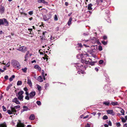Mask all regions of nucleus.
I'll use <instances>...</instances> for the list:
<instances>
[{"label":"nucleus","mask_w":127,"mask_h":127,"mask_svg":"<svg viewBox=\"0 0 127 127\" xmlns=\"http://www.w3.org/2000/svg\"><path fill=\"white\" fill-rule=\"evenodd\" d=\"M11 64L13 67L17 69H19L21 67L19 63L16 60H12L11 61Z\"/></svg>","instance_id":"f257e3e1"},{"label":"nucleus","mask_w":127,"mask_h":127,"mask_svg":"<svg viewBox=\"0 0 127 127\" xmlns=\"http://www.w3.org/2000/svg\"><path fill=\"white\" fill-rule=\"evenodd\" d=\"M4 25L5 26H7L9 25V22L6 19L4 18L0 19V26Z\"/></svg>","instance_id":"f03ea898"},{"label":"nucleus","mask_w":127,"mask_h":127,"mask_svg":"<svg viewBox=\"0 0 127 127\" xmlns=\"http://www.w3.org/2000/svg\"><path fill=\"white\" fill-rule=\"evenodd\" d=\"M18 50L22 52L25 53L27 51V48L25 46H22L19 48Z\"/></svg>","instance_id":"7ed1b4c3"},{"label":"nucleus","mask_w":127,"mask_h":127,"mask_svg":"<svg viewBox=\"0 0 127 127\" xmlns=\"http://www.w3.org/2000/svg\"><path fill=\"white\" fill-rule=\"evenodd\" d=\"M36 92L35 91H32L29 94L30 98H32L33 97L36 95Z\"/></svg>","instance_id":"20e7f679"},{"label":"nucleus","mask_w":127,"mask_h":127,"mask_svg":"<svg viewBox=\"0 0 127 127\" xmlns=\"http://www.w3.org/2000/svg\"><path fill=\"white\" fill-rule=\"evenodd\" d=\"M18 99L16 97H15L12 100V102H15L17 104H19L20 102L19 101Z\"/></svg>","instance_id":"39448f33"},{"label":"nucleus","mask_w":127,"mask_h":127,"mask_svg":"<svg viewBox=\"0 0 127 127\" xmlns=\"http://www.w3.org/2000/svg\"><path fill=\"white\" fill-rule=\"evenodd\" d=\"M5 10V8L4 7L1 5L0 6V13L1 14L3 13H4Z\"/></svg>","instance_id":"423d86ee"},{"label":"nucleus","mask_w":127,"mask_h":127,"mask_svg":"<svg viewBox=\"0 0 127 127\" xmlns=\"http://www.w3.org/2000/svg\"><path fill=\"white\" fill-rule=\"evenodd\" d=\"M23 109L21 110V112H23L25 111H26L28 110H29L30 109L29 108L26 106H24L23 107Z\"/></svg>","instance_id":"0eeeda50"},{"label":"nucleus","mask_w":127,"mask_h":127,"mask_svg":"<svg viewBox=\"0 0 127 127\" xmlns=\"http://www.w3.org/2000/svg\"><path fill=\"white\" fill-rule=\"evenodd\" d=\"M37 2L39 3H42L46 5L48 4V2L45 1L44 0H38Z\"/></svg>","instance_id":"6e6552de"},{"label":"nucleus","mask_w":127,"mask_h":127,"mask_svg":"<svg viewBox=\"0 0 127 127\" xmlns=\"http://www.w3.org/2000/svg\"><path fill=\"white\" fill-rule=\"evenodd\" d=\"M107 112L108 114H112V115H114L115 114L114 113L112 110H108Z\"/></svg>","instance_id":"1a4fd4ad"},{"label":"nucleus","mask_w":127,"mask_h":127,"mask_svg":"<svg viewBox=\"0 0 127 127\" xmlns=\"http://www.w3.org/2000/svg\"><path fill=\"white\" fill-rule=\"evenodd\" d=\"M11 108L12 114H14V115H15L17 112L16 110L14 107H11Z\"/></svg>","instance_id":"9d476101"},{"label":"nucleus","mask_w":127,"mask_h":127,"mask_svg":"<svg viewBox=\"0 0 127 127\" xmlns=\"http://www.w3.org/2000/svg\"><path fill=\"white\" fill-rule=\"evenodd\" d=\"M24 92L23 91H19L17 94H16V96H17L18 95V96H23V94Z\"/></svg>","instance_id":"9b49d317"},{"label":"nucleus","mask_w":127,"mask_h":127,"mask_svg":"<svg viewBox=\"0 0 127 127\" xmlns=\"http://www.w3.org/2000/svg\"><path fill=\"white\" fill-rule=\"evenodd\" d=\"M45 33H47L46 31L43 32L42 35V36H40V37L41 39L43 40L44 37H45Z\"/></svg>","instance_id":"f8f14e48"},{"label":"nucleus","mask_w":127,"mask_h":127,"mask_svg":"<svg viewBox=\"0 0 127 127\" xmlns=\"http://www.w3.org/2000/svg\"><path fill=\"white\" fill-rule=\"evenodd\" d=\"M43 19L45 21H48L49 20V19H50V18H48L47 16L46 15H44L43 16Z\"/></svg>","instance_id":"ddd939ff"},{"label":"nucleus","mask_w":127,"mask_h":127,"mask_svg":"<svg viewBox=\"0 0 127 127\" xmlns=\"http://www.w3.org/2000/svg\"><path fill=\"white\" fill-rule=\"evenodd\" d=\"M34 68L37 69L39 71H41V68L38 65H36L34 66Z\"/></svg>","instance_id":"4468645a"},{"label":"nucleus","mask_w":127,"mask_h":127,"mask_svg":"<svg viewBox=\"0 0 127 127\" xmlns=\"http://www.w3.org/2000/svg\"><path fill=\"white\" fill-rule=\"evenodd\" d=\"M35 119L34 115L33 114H32L29 117V119L31 120H33Z\"/></svg>","instance_id":"2eb2a0df"},{"label":"nucleus","mask_w":127,"mask_h":127,"mask_svg":"<svg viewBox=\"0 0 127 127\" xmlns=\"http://www.w3.org/2000/svg\"><path fill=\"white\" fill-rule=\"evenodd\" d=\"M28 84L29 85L30 87H31L32 86V83L31 82V81L30 80L28 79Z\"/></svg>","instance_id":"dca6fc26"},{"label":"nucleus","mask_w":127,"mask_h":127,"mask_svg":"<svg viewBox=\"0 0 127 127\" xmlns=\"http://www.w3.org/2000/svg\"><path fill=\"white\" fill-rule=\"evenodd\" d=\"M29 53H30L29 51H28L27 52L26 54L25 55V59L24 60V61H26L27 60V58L28 57V55L29 54Z\"/></svg>","instance_id":"f3484780"},{"label":"nucleus","mask_w":127,"mask_h":127,"mask_svg":"<svg viewBox=\"0 0 127 127\" xmlns=\"http://www.w3.org/2000/svg\"><path fill=\"white\" fill-rule=\"evenodd\" d=\"M103 105H105L107 106H109L110 105V102H109L104 101L103 103Z\"/></svg>","instance_id":"a211bd4d"},{"label":"nucleus","mask_w":127,"mask_h":127,"mask_svg":"<svg viewBox=\"0 0 127 127\" xmlns=\"http://www.w3.org/2000/svg\"><path fill=\"white\" fill-rule=\"evenodd\" d=\"M103 0H96V3L97 5H100L103 2Z\"/></svg>","instance_id":"6ab92c4d"},{"label":"nucleus","mask_w":127,"mask_h":127,"mask_svg":"<svg viewBox=\"0 0 127 127\" xmlns=\"http://www.w3.org/2000/svg\"><path fill=\"white\" fill-rule=\"evenodd\" d=\"M93 6V5L91 3H90L88 5V9L89 10H92V7Z\"/></svg>","instance_id":"aec40b11"},{"label":"nucleus","mask_w":127,"mask_h":127,"mask_svg":"<svg viewBox=\"0 0 127 127\" xmlns=\"http://www.w3.org/2000/svg\"><path fill=\"white\" fill-rule=\"evenodd\" d=\"M18 97V99L20 101H23V98L24 97L23 96H17Z\"/></svg>","instance_id":"412c9836"},{"label":"nucleus","mask_w":127,"mask_h":127,"mask_svg":"<svg viewBox=\"0 0 127 127\" xmlns=\"http://www.w3.org/2000/svg\"><path fill=\"white\" fill-rule=\"evenodd\" d=\"M37 80L40 82H42L43 81L42 77L41 76H39L38 77Z\"/></svg>","instance_id":"4be33fe9"},{"label":"nucleus","mask_w":127,"mask_h":127,"mask_svg":"<svg viewBox=\"0 0 127 127\" xmlns=\"http://www.w3.org/2000/svg\"><path fill=\"white\" fill-rule=\"evenodd\" d=\"M72 19V18L71 17L69 18L67 23L68 25L70 26L71 24Z\"/></svg>","instance_id":"5701e85b"},{"label":"nucleus","mask_w":127,"mask_h":127,"mask_svg":"<svg viewBox=\"0 0 127 127\" xmlns=\"http://www.w3.org/2000/svg\"><path fill=\"white\" fill-rule=\"evenodd\" d=\"M0 127H7V126L5 123H3L0 124Z\"/></svg>","instance_id":"b1692460"},{"label":"nucleus","mask_w":127,"mask_h":127,"mask_svg":"<svg viewBox=\"0 0 127 127\" xmlns=\"http://www.w3.org/2000/svg\"><path fill=\"white\" fill-rule=\"evenodd\" d=\"M15 76L14 75H13L9 79V81L11 82L13 80V78H15Z\"/></svg>","instance_id":"393cba45"},{"label":"nucleus","mask_w":127,"mask_h":127,"mask_svg":"<svg viewBox=\"0 0 127 127\" xmlns=\"http://www.w3.org/2000/svg\"><path fill=\"white\" fill-rule=\"evenodd\" d=\"M111 104L113 105L114 106L117 105L118 104V102H111Z\"/></svg>","instance_id":"a878e982"},{"label":"nucleus","mask_w":127,"mask_h":127,"mask_svg":"<svg viewBox=\"0 0 127 127\" xmlns=\"http://www.w3.org/2000/svg\"><path fill=\"white\" fill-rule=\"evenodd\" d=\"M77 73L79 74H85V72L83 70H81L80 71H78L77 72Z\"/></svg>","instance_id":"bb28decb"},{"label":"nucleus","mask_w":127,"mask_h":127,"mask_svg":"<svg viewBox=\"0 0 127 127\" xmlns=\"http://www.w3.org/2000/svg\"><path fill=\"white\" fill-rule=\"evenodd\" d=\"M121 119L122 120V121L123 123H125L126 122V120L123 117H122L121 118Z\"/></svg>","instance_id":"cd10ccee"},{"label":"nucleus","mask_w":127,"mask_h":127,"mask_svg":"<svg viewBox=\"0 0 127 127\" xmlns=\"http://www.w3.org/2000/svg\"><path fill=\"white\" fill-rule=\"evenodd\" d=\"M22 82L21 81H18L17 83V85L19 86L21 85L22 84Z\"/></svg>","instance_id":"c85d7f7f"},{"label":"nucleus","mask_w":127,"mask_h":127,"mask_svg":"<svg viewBox=\"0 0 127 127\" xmlns=\"http://www.w3.org/2000/svg\"><path fill=\"white\" fill-rule=\"evenodd\" d=\"M7 112L9 115H11L12 114V112L11 110H7Z\"/></svg>","instance_id":"c756f323"},{"label":"nucleus","mask_w":127,"mask_h":127,"mask_svg":"<svg viewBox=\"0 0 127 127\" xmlns=\"http://www.w3.org/2000/svg\"><path fill=\"white\" fill-rule=\"evenodd\" d=\"M97 63L96 61L91 62V63H90V65L93 66L95 65V64Z\"/></svg>","instance_id":"7c9ffc66"},{"label":"nucleus","mask_w":127,"mask_h":127,"mask_svg":"<svg viewBox=\"0 0 127 127\" xmlns=\"http://www.w3.org/2000/svg\"><path fill=\"white\" fill-rule=\"evenodd\" d=\"M107 41H104L103 40L102 41L101 43L104 45H105L107 44Z\"/></svg>","instance_id":"2f4dec72"},{"label":"nucleus","mask_w":127,"mask_h":127,"mask_svg":"<svg viewBox=\"0 0 127 127\" xmlns=\"http://www.w3.org/2000/svg\"><path fill=\"white\" fill-rule=\"evenodd\" d=\"M22 70L24 72H26L27 70V67H25L24 68H22Z\"/></svg>","instance_id":"473e14b6"},{"label":"nucleus","mask_w":127,"mask_h":127,"mask_svg":"<svg viewBox=\"0 0 127 127\" xmlns=\"http://www.w3.org/2000/svg\"><path fill=\"white\" fill-rule=\"evenodd\" d=\"M103 119L104 120L107 119H108V117L106 115H105L103 117Z\"/></svg>","instance_id":"72a5a7b5"},{"label":"nucleus","mask_w":127,"mask_h":127,"mask_svg":"<svg viewBox=\"0 0 127 127\" xmlns=\"http://www.w3.org/2000/svg\"><path fill=\"white\" fill-rule=\"evenodd\" d=\"M37 86L38 90L39 91H40L41 89V87H40V86H39V85H37Z\"/></svg>","instance_id":"f704fd0d"},{"label":"nucleus","mask_w":127,"mask_h":127,"mask_svg":"<svg viewBox=\"0 0 127 127\" xmlns=\"http://www.w3.org/2000/svg\"><path fill=\"white\" fill-rule=\"evenodd\" d=\"M98 50L99 51H101L102 50V47L101 46L99 45L98 46Z\"/></svg>","instance_id":"c9c22d12"},{"label":"nucleus","mask_w":127,"mask_h":127,"mask_svg":"<svg viewBox=\"0 0 127 127\" xmlns=\"http://www.w3.org/2000/svg\"><path fill=\"white\" fill-rule=\"evenodd\" d=\"M54 20L56 21H57L58 20V17L56 15H55Z\"/></svg>","instance_id":"e433bc0d"},{"label":"nucleus","mask_w":127,"mask_h":127,"mask_svg":"<svg viewBox=\"0 0 127 127\" xmlns=\"http://www.w3.org/2000/svg\"><path fill=\"white\" fill-rule=\"evenodd\" d=\"M17 127H25L24 125V124H21L19 125Z\"/></svg>","instance_id":"4c0bfd02"},{"label":"nucleus","mask_w":127,"mask_h":127,"mask_svg":"<svg viewBox=\"0 0 127 127\" xmlns=\"http://www.w3.org/2000/svg\"><path fill=\"white\" fill-rule=\"evenodd\" d=\"M107 123L108 124V125H109L110 126H112V123L110 121H109L108 122H107Z\"/></svg>","instance_id":"58836bf2"},{"label":"nucleus","mask_w":127,"mask_h":127,"mask_svg":"<svg viewBox=\"0 0 127 127\" xmlns=\"http://www.w3.org/2000/svg\"><path fill=\"white\" fill-rule=\"evenodd\" d=\"M37 104L38 105H40L41 104V103L40 101H37L36 102Z\"/></svg>","instance_id":"ea45409f"},{"label":"nucleus","mask_w":127,"mask_h":127,"mask_svg":"<svg viewBox=\"0 0 127 127\" xmlns=\"http://www.w3.org/2000/svg\"><path fill=\"white\" fill-rule=\"evenodd\" d=\"M20 105H17V106H14V107L15 109H17L18 108H20Z\"/></svg>","instance_id":"a19ab883"},{"label":"nucleus","mask_w":127,"mask_h":127,"mask_svg":"<svg viewBox=\"0 0 127 127\" xmlns=\"http://www.w3.org/2000/svg\"><path fill=\"white\" fill-rule=\"evenodd\" d=\"M121 112L122 113V115H124V111L123 109H122L121 111Z\"/></svg>","instance_id":"79ce46f5"},{"label":"nucleus","mask_w":127,"mask_h":127,"mask_svg":"<svg viewBox=\"0 0 127 127\" xmlns=\"http://www.w3.org/2000/svg\"><path fill=\"white\" fill-rule=\"evenodd\" d=\"M30 98L28 95H27L25 97V98L27 100H29L30 99Z\"/></svg>","instance_id":"37998d69"},{"label":"nucleus","mask_w":127,"mask_h":127,"mask_svg":"<svg viewBox=\"0 0 127 127\" xmlns=\"http://www.w3.org/2000/svg\"><path fill=\"white\" fill-rule=\"evenodd\" d=\"M2 108L3 109V111H6V108L4 106H2Z\"/></svg>","instance_id":"c03bdc74"},{"label":"nucleus","mask_w":127,"mask_h":127,"mask_svg":"<svg viewBox=\"0 0 127 127\" xmlns=\"http://www.w3.org/2000/svg\"><path fill=\"white\" fill-rule=\"evenodd\" d=\"M103 62V60H100L99 61V64H102Z\"/></svg>","instance_id":"a18cd8bd"},{"label":"nucleus","mask_w":127,"mask_h":127,"mask_svg":"<svg viewBox=\"0 0 127 127\" xmlns=\"http://www.w3.org/2000/svg\"><path fill=\"white\" fill-rule=\"evenodd\" d=\"M28 13L30 15H31L33 14V11H30Z\"/></svg>","instance_id":"49530a36"},{"label":"nucleus","mask_w":127,"mask_h":127,"mask_svg":"<svg viewBox=\"0 0 127 127\" xmlns=\"http://www.w3.org/2000/svg\"><path fill=\"white\" fill-rule=\"evenodd\" d=\"M10 62H8L6 64V66L7 67H8L10 65Z\"/></svg>","instance_id":"de8ad7c7"},{"label":"nucleus","mask_w":127,"mask_h":127,"mask_svg":"<svg viewBox=\"0 0 127 127\" xmlns=\"http://www.w3.org/2000/svg\"><path fill=\"white\" fill-rule=\"evenodd\" d=\"M116 125L117 126L120 127L121 126V125L120 123H116Z\"/></svg>","instance_id":"09e8293b"},{"label":"nucleus","mask_w":127,"mask_h":127,"mask_svg":"<svg viewBox=\"0 0 127 127\" xmlns=\"http://www.w3.org/2000/svg\"><path fill=\"white\" fill-rule=\"evenodd\" d=\"M85 127H90V124L89 123H87L85 126Z\"/></svg>","instance_id":"8fccbe9b"},{"label":"nucleus","mask_w":127,"mask_h":127,"mask_svg":"<svg viewBox=\"0 0 127 127\" xmlns=\"http://www.w3.org/2000/svg\"><path fill=\"white\" fill-rule=\"evenodd\" d=\"M44 57L46 58V59L47 60L48 58L47 57H48V56H47L46 54H45L44 53Z\"/></svg>","instance_id":"3c124183"},{"label":"nucleus","mask_w":127,"mask_h":127,"mask_svg":"<svg viewBox=\"0 0 127 127\" xmlns=\"http://www.w3.org/2000/svg\"><path fill=\"white\" fill-rule=\"evenodd\" d=\"M107 38V37L106 36H104L103 37V39L104 40H106Z\"/></svg>","instance_id":"603ef678"},{"label":"nucleus","mask_w":127,"mask_h":127,"mask_svg":"<svg viewBox=\"0 0 127 127\" xmlns=\"http://www.w3.org/2000/svg\"><path fill=\"white\" fill-rule=\"evenodd\" d=\"M24 90L26 92L28 91V89L27 87H25L24 88Z\"/></svg>","instance_id":"864d4df0"},{"label":"nucleus","mask_w":127,"mask_h":127,"mask_svg":"<svg viewBox=\"0 0 127 127\" xmlns=\"http://www.w3.org/2000/svg\"><path fill=\"white\" fill-rule=\"evenodd\" d=\"M8 77L7 75H6L4 77V79L6 80H7L8 79Z\"/></svg>","instance_id":"5fc2aeb1"},{"label":"nucleus","mask_w":127,"mask_h":127,"mask_svg":"<svg viewBox=\"0 0 127 127\" xmlns=\"http://www.w3.org/2000/svg\"><path fill=\"white\" fill-rule=\"evenodd\" d=\"M54 37H53L52 36H51V37H50V39L51 40H53L54 39Z\"/></svg>","instance_id":"6e6d98bb"},{"label":"nucleus","mask_w":127,"mask_h":127,"mask_svg":"<svg viewBox=\"0 0 127 127\" xmlns=\"http://www.w3.org/2000/svg\"><path fill=\"white\" fill-rule=\"evenodd\" d=\"M42 76H44V71L43 70H42Z\"/></svg>","instance_id":"4d7b16f0"},{"label":"nucleus","mask_w":127,"mask_h":127,"mask_svg":"<svg viewBox=\"0 0 127 127\" xmlns=\"http://www.w3.org/2000/svg\"><path fill=\"white\" fill-rule=\"evenodd\" d=\"M89 117V115H87L86 116H85V117H84L83 119H86V118H87L88 117Z\"/></svg>","instance_id":"13d9d810"},{"label":"nucleus","mask_w":127,"mask_h":127,"mask_svg":"<svg viewBox=\"0 0 127 127\" xmlns=\"http://www.w3.org/2000/svg\"><path fill=\"white\" fill-rule=\"evenodd\" d=\"M21 14H24L25 16H26L27 15V14H26L25 13H24V12H21Z\"/></svg>","instance_id":"bf43d9fd"},{"label":"nucleus","mask_w":127,"mask_h":127,"mask_svg":"<svg viewBox=\"0 0 127 127\" xmlns=\"http://www.w3.org/2000/svg\"><path fill=\"white\" fill-rule=\"evenodd\" d=\"M83 35L84 36H87L88 35V34L84 33Z\"/></svg>","instance_id":"052dcab7"},{"label":"nucleus","mask_w":127,"mask_h":127,"mask_svg":"<svg viewBox=\"0 0 127 127\" xmlns=\"http://www.w3.org/2000/svg\"><path fill=\"white\" fill-rule=\"evenodd\" d=\"M97 114L98 115V117L99 118L101 114V113H98Z\"/></svg>","instance_id":"680f3d73"},{"label":"nucleus","mask_w":127,"mask_h":127,"mask_svg":"<svg viewBox=\"0 0 127 127\" xmlns=\"http://www.w3.org/2000/svg\"><path fill=\"white\" fill-rule=\"evenodd\" d=\"M96 113V112H94L91 113L93 115H94L95 116Z\"/></svg>","instance_id":"e2e57ef3"},{"label":"nucleus","mask_w":127,"mask_h":127,"mask_svg":"<svg viewBox=\"0 0 127 127\" xmlns=\"http://www.w3.org/2000/svg\"><path fill=\"white\" fill-rule=\"evenodd\" d=\"M123 127H127V123H126L123 126Z\"/></svg>","instance_id":"0e129e2a"},{"label":"nucleus","mask_w":127,"mask_h":127,"mask_svg":"<svg viewBox=\"0 0 127 127\" xmlns=\"http://www.w3.org/2000/svg\"><path fill=\"white\" fill-rule=\"evenodd\" d=\"M85 61V60H83V59H82L81 60V62L82 63H84Z\"/></svg>","instance_id":"69168bd1"},{"label":"nucleus","mask_w":127,"mask_h":127,"mask_svg":"<svg viewBox=\"0 0 127 127\" xmlns=\"http://www.w3.org/2000/svg\"><path fill=\"white\" fill-rule=\"evenodd\" d=\"M84 63L86 64H88V61H87V60H85Z\"/></svg>","instance_id":"338daca9"},{"label":"nucleus","mask_w":127,"mask_h":127,"mask_svg":"<svg viewBox=\"0 0 127 127\" xmlns=\"http://www.w3.org/2000/svg\"><path fill=\"white\" fill-rule=\"evenodd\" d=\"M104 126L105 127H108V125L107 124H105L104 125Z\"/></svg>","instance_id":"774afa93"}]
</instances>
